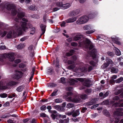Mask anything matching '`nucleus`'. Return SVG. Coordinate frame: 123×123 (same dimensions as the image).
Listing matches in <instances>:
<instances>
[{"label": "nucleus", "mask_w": 123, "mask_h": 123, "mask_svg": "<svg viewBox=\"0 0 123 123\" xmlns=\"http://www.w3.org/2000/svg\"><path fill=\"white\" fill-rule=\"evenodd\" d=\"M15 26L16 27L15 30L9 31L7 35V38L14 37L17 35V34H21L22 30L25 31L27 29L26 26V23L25 22H22L21 26H18L15 24Z\"/></svg>", "instance_id": "nucleus-1"}, {"label": "nucleus", "mask_w": 123, "mask_h": 123, "mask_svg": "<svg viewBox=\"0 0 123 123\" xmlns=\"http://www.w3.org/2000/svg\"><path fill=\"white\" fill-rule=\"evenodd\" d=\"M90 43L91 41L89 39L83 37L79 42V46L80 47H84L86 48H88Z\"/></svg>", "instance_id": "nucleus-2"}, {"label": "nucleus", "mask_w": 123, "mask_h": 123, "mask_svg": "<svg viewBox=\"0 0 123 123\" xmlns=\"http://www.w3.org/2000/svg\"><path fill=\"white\" fill-rule=\"evenodd\" d=\"M76 79L77 80L81 82H82L85 81L83 83L84 85L87 87H89L91 85H92L91 82L89 79H87L84 80L81 78H77Z\"/></svg>", "instance_id": "nucleus-3"}, {"label": "nucleus", "mask_w": 123, "mask_h": 123, "mask_svg": "<svg viewBox=\"0 0 123 123\" xmlns=\"http://www.w3.org/2000/svg\"><path fill=\"white\" fill-rule=\"evenodd\" d=\"M88 19V18L87 16H83L80 18L76 21V23L79 25L84 24L86 22Z\"/></svg>", "instance_id": "nucleus-4"}, {"label": "nucleus", "mask_w": 123, "mask_h": 123, "mask_svg": "<svg viewBox=\"0 0 123 123\" xmlns=\"http://www.w3.org/2000/svg\"><path fill=\"white\" fill-rule=\"evenodd\" d=\"M3 58H7L9 61H12L15 59L14 57V54L13 53L5 54H4L2 56Z\"/></svg>", "instance_id": "nucleus-5"}, {"label": "nucleus", "mask_w": 123, "mask_h": 123, "mask_svg": "<svg viewBox=\"0 0 123 123\" xmlns=\"http://www.w3.org/2000/svg\"><path fill=\"white\" fill-rule=\"evenodd\" d=\"M22 20L23 21H24L21 24L20 26L21 25V24L22 22H25L26 23V26L27 27V29H26L27 30L28 28H30L31 29V32H31L30 33V34H33L35 32V28L33 27H32L31 26V24H29L28 25V26H29V27H27V25L26 24L27 23L26 22H27L28 21V20L27 19H25V18H22Z\"/></svg>", "instance_id": "nucleus-6"}, {"label": "nucleus", "mask_w": 123, "mask_h": 123, "mask_svg": "<svg viewBox=\"0 0 123 123\" xmlns=\"http://www.w3.org/2000/svg\"><path fill=\"white\" fill-rule=\"evenodd\" d=\"M17 84V83L15 82L11 81L8 82L6 84V86H1L0 90H5L7 89H8L9 86L13 85H15Z\"/></svg>", "instance_id": "nucleus-7"}, {"label": "nucleus", "mask_w": 123, "mask_h": 123, "mask_svg": "<svg viewBox=\"0 0 123 123\" xmlns=\"http://www.w3.org/2000/svg\"><path fill=\"white\" fill-rule=\"evenodd\" d=\"M15 72L16 73L14 75V78H15L16 79H18L22 77L23 74L22 72L17 70H15Z\"/></svg>", "instance_id": "nucleus-8"}, {"label": "nucleus", "mask_w": 123, "mask_h": 123, "mask_svg": "<svg viewBox=\"0 0 123 123\" xmlns=\"http://www.w3.org/2000/svg\"><path fill=\"white\" fill-rule=\"evenodd\" d=\"M80 97V96L78 95L75 96L73 98V102L76 103L81 102L82 101Z\"/></svg>", "instance_id": "nucleus-9"}, {"label": "nucleus", "mask_w": 123, "mask_h": 123, "mask_svg": "<svg viewBox=\"0 0 123 123\" xmlns=\"http://www.w3.org/2000/svg\"><path fill=\"white\" fill-rule=\"evenodd\" d=\"M123 110V109L122 108H120L117 109L114 113L115 115L119 116H123V113L121 111Z\"/></svg>", "instance_id": "nucleus-10"}, {"label": "nucleus", "mask_w": 123, "mask_h": 123, "mask_svg": "<svg viewBox=\"0 0 123 123\" xmlns=\"http://www.w3.org/2000/svg\"><path fill=\"white\" fill-rule=\"evenodd\" d=\"M93 67L92 66H89L87 68L83 67L81 69V71L83 72H86L88 71V72H90L93 69Z\"/></svg>", "instance_id": "nucleus-11"}, {"label": "nucleus", "mask_w": 123, "mask_h": 123, "mask_svg": "<svg viewBox=\"0 0 123 123\" xmlns=\"http://www.w3.org/2000/svg\"><path fill=\"white\" fill-rule=\"evenodd\" d=\"M25 15V13L23 12H19L18 13L17 16L18 18H16L15 19V20L16 22H18V21Z\"/></svg>", "instance_id": "nucleus-12"}, {"label": "nucleus", "mask_w": 123, "mask_h": 123, "mask_svg": "<svg viewBox=\"0 0 123 123\" xmlns=\"http://www.w3.org/2000/svg\"><path fill=\"white\" fill-rule=\"evenodd\" d=\"M97 98L92 99L90 102L86 103V105L89 106L94 104L96 103V102L97 100Z\"/></svg>", "instance_id": "nucleus-13"}, {"label": "nucleus", "mask_w": 123, "mask_h": 123, "mask_svg": "<svg viewBox=\"0 0 123 123\" xmlns=\"http://www.w3.org/2000/svg\"><path fill=\"white\" fill-rule=\"evenodd\" d=\"M15 6L13 4H6L5 5V7L8 10L12 9Z\"/></svg>", "instance_id": "nucleus-14"}, {"label": "nucleus", "mask_w": 123, "mask_h": 123, "mask_svg": "<svg viewBox=\"0 0 123 123\" xmlns=\"http://www.w3.org/2000/svg\"><path fill=\"white\" fill-rule=\"evenodd\" d=\"M80 110L78 109L75 111L73 110V114L72 116L73 117H75L79 116L80 114Z\"/></svg>", "instance_id": "nucleus-15"}, {"label": "nucleus", "mask_w": 123, "mask_h": 123, "mask_svg": "<svg viewBox=\"0 0 123 123\" xmlns=\"http://www.w3.org/2000/svg\"><path fill=\"white\" fill-rule=\"evenodd\" d=\"M76 18L75 17H72L71 18H69L66 21V22L67 23H72L76 21Z\"/></svg>", "instance_id": "nucleus-16"}, {"label": "nucleus", "mask_w": 123, "mask_h": 123, "mask_svg": "<svg viewBox=\"0 0 123 123\" xmlns=\"http://www.w3.org/2000/svg\"><path fill=\"white\" fill-rule=\"evenodd\" d=\"M79 12L80 11L79 10H76L75 11L71 12L70 13V15L71 16L75 15L78 14L79 13Z\"/></svg>", "instance_id": "nucleus-17"}, {"label": "nucleus", "mask_w": 123, "mask_h": 123, "mask_svg": "<svg viewBox=\"0 0 123 123\" xmlns=\"http://www.w3.org/2000/svg\"><path fill=\"white\" fill-rule=\"evenodd\" d=\"M96 49H93L91 51V55L93 58H94L96 57Z\"/></svg>", "instance_id": "nucleus-18"}, {"label": "nucleus", "mask_w": 123, "mask_h": 123, "mask_svg": "<svg viewBox=\"0 0 123 123\" xmlns=\"http://www.w3.org/2000/svg\"><path fill=\"white\" fill-rule=\"evenodd\" d=\"M92 28V26L90 25H86L85 26L83 27L84 29L85 30H89Z\"/></svg>", "instance_id": "nucleus-19"}, {"label": "nucleus", "mask_w": 123, "mask_h": 123, "mask_svg": "<svg viewBox=\"0 0 123 123\" xmlns=\"http://www.w3.org/2000/svg\"><path fill=\"white\" fill-rule=\"evenodd\" d=\"M69 82L71 85H73L75 83H77L78 81L77 80H75L72 79H70L69 80Z\"/></svg>", "instance_id": "nucleus-20"}, {"label": "nucleus", "mask_w": 123, "mask_h": 123, "mask_svg": "<svg viewBox=\"0 0 123 123\" xmlns=\"http://www.w3.org/2000/svg\"><path fill=\"white\" fill-rule=\"evenodd\" d=\"M114 49L115 50V54L117 55H120L121 54V53L119 49L117 48L114 47Z\"/></svg>", "instance_id": "nucleus-21"}, {"label": "nucleus", "mask_w": 123, "mask_h": 123, "mask_svg": "<svg viewBox=\"0 0 123 123\" xmlns=\"http://www.w3.org/2000/svg\"><path fill=\"white\" fill-rule=\"evenodd\" d=\"M70 6V4L69 3H67L65 4H63L62 6V8L63 9H67Z\"/></svg>", "instance_id": "nucleus-22"}, {"label": "nucleus", "mask_w": 123, "mask_h": 123, "mask_svg": "<svg viewBox=\"0 0 123 123\" xmlns=\"http://www.w3.org/2000/svg\"><path fill=\"white\" fill-rule=\"evenodd\" d=\"M41 30L42 31V34H43L45 33V28L46 26L45 25H42L40 26Z\"/></svg>", "instance_id": "nucleus-23"}, {"label": "nucleus", "mask_w": 123, "mask_h": 123, "mask_svg": "<svg viewBox=\"0 0 123 123\" xmlns=\"http://www.w3.org/2000/svg\"><path fill=\"white\" fill-rule=\"evenodd\" d=\"M111 39L114 43L118 45L120 44V42L118 40L117 38H112Z\"/></svg>", "instance_id": "nucleus-24"}, {"label": "nucleus", "mask_w": 123, "mask_h": 123, "mask_svg": "<svg viewBox=\"0 0 123 123\" xmlns=\"http://www.w3.org/2000/svg\"><path fill=\"white\" fill-rule=\"evenodd\" d=\"M29 9L32 11H34L37 10L36 6L34 5H31L29 7Z\"/></svg>", "instance_id": "nucleus-25"}, {"label": "nucleus", "mask_w": 123, "mask_h": 123, "mask_svg": "<svg viewBox=\"0 0 123 123\" xmlns=\"http://www.w3.org/2000/svg\"><path fill=\"white\" fill-rule=\"evenodd\" d=\"M53 107L56 110L59 111H62V109L61 106L59 105H56L53 106Z\"/></svg>", "instance_id": "nucleus-26"}, {"label": "nucleus", "mask_w": 123, "mask_h": 123, "mask_svg": "<svg viewBox=\"0 0 123 123\" xmlns=\"http://www.w3.org/2000/svg\"><path fill=\"white\" fill-rule=\"evenodd\" d=\"M80 37V36L76 35L74 37V39L75 41H77L80 39L81 40L82 37Z\"/></svg>", "instance_id": "nucleus-27"}, {"label": "nucleus", "mask_w": 123, "mask_h": 123, "mask_svg": "<svg viewBox=\"0 0 123 123\" xmlns=\"http://www.w3.org/2000/svg\"><path fill=\"white\" fill-rule=\"evenodd\" d=\"M123 101V100H121L119 103H117L115 104V105L119 107H123V103H121V101Z\"/></svg>", "instance_id": "nucleus-28"}, {"label": "nucleus", "mask_w": 123, "mask_h": 123, "mask_svg": "<svg viewBox=\"0 0 123 123\" xmlns=\"http://www.w3.org/2000/svg\"><path fill=\"white\" fill-rule=\"evenodd\" d=\"M53 73V70L51 68H49L47 69V73L48 74H51Z\"/></svg>", "instance_id": "nucleus-29"}, {"label": "nucleus", "mask_w": 123, "mask_h": 123, "mask_svg": "<svg viewBox=\"0 0 123 123\" xmlns=\"http://www.w3.org/2000/svg\"><path fill=\"white\" fill-rule=\"evenodd\" d=\"M80 96L81 98L84 100L88 98L87 95L85 94L81 95Z\"/></svg>", "instance_id": "nucleus-30"}, {"label": "nucleus", "mask_w": 123, "mask_h": 123, "mask_svg": "<svg viewBox=\"0 0 123 123\" xmlns=\"http://www.w3.org/2000/svg\"><path fill=\"white\" fill-rule=\"evenodd\" d=\"M24 88V86H22L18 87L17 89V91L20 92Z\"/></svg>", "instance_id": "nucleus-31"}, {"label": "nucleus", "mask_w": 123, "mask_h": 123, "mask_svg": "<svg viewBox=\"0 0 123 123\" xmlns=\"http://www.w3.org/2000/svg\"><path fill=\"white\" fill-rule=\"evenodd\" d=\"M74 105L73 104L69 103L66 106V107L68 108H70L73 107Z\"/></svg>", "instance_id": "nucleus-32"}, {"label": "nucleus", "mask_w": 123, "mask_h": 123, "mask_svg": "<svg viewBox=\"0 0 123 123\" xmlns=\"http://www.w3.org/2000/svg\"><path fill=\"white\" fill-rule=\"evenodd\" d=\"M56 5L57 6L62 7L63 3L61 2H57L56 3Z\"/></svg>", "instance_id": "nucleus-33"}, {"label": "nucleus", "mask_w": 123, "mask_h": 123, "mask_svg": "<svg viewBox=\"0 0 123 123\" xmlns=\"http://www.w3.org/2000/svg\"><path fill=\"white\" fill-rule=\"evenodd\" d=\"M111 71L112 73H116L117 72L118 70L117 69L115 68H112L111 69Z\"/></svg>", "instance_id": "nucleus-34"}, {"label": "nucleus", "mask_w": 123, "mask_h": 123, "mask_svg": "<svg viewBox=\"0 0 123 123\" xmlns=\"http://www.w3.org/2000/svg\"><path fill=\"white\" fill-rule=\"evenodd\" d=\"M12 14L13 15H15L16 14L17 12L16 9V6L12 9Z\"/></svg>", "instance_id": "nucleus-35"}, {"label": "nucleus", "mask_w": 123, "mask_h": 123, "mask_svg": "<svg viewBox=\"0 0 123 123\" xmlns=\"http://www.w3.org/2000/svg\"><path fill=\"white\" fill-rule=\"evenodd\" d=\"M123 80V78L121 77L119 79L116 80L115 82L116 83H119L121 82Z\"/></svg>", "instance_id": "nucleus-36"}, {"label": "nucleus", "mask_w": 123, "mask_h": 123, "mask_svg": "<svg viewBox=\"0 0 123 123\" xmlns=\"http://www.w3.org/2000/svg\"><path fill=\"white\" fill-rule=\"evenodd\" d=\"M62 101V99L61 98L56 99L55 100V102L56 103H60Z\"/></svg>", "instance_id": "nucleus-37"}, {"label": "nucleus", "mask_w": 123, "mask_h": 123, "mask_svg": "<svg viewBox=\"0 0 123 123\" xmlns=\"http://www.w3.org/2000/svg\"><path fill=\"white\" fill-rule=\"evenodd\" d=\"M56 86V85L54 83H50L48 84V87H54Z\"/></svg>", "instance_id": "nucleus-38"}, {"label": "nucleus", "mask_w": 123, "mask_h": 123, "mask_svg": "<svg viewBox=\"0 0 123 123\" xmlns=\"http://www.w3.org/2000/svg\"><path fill=\"white\" fill-rule=\"evenodd\" d=\"M23 47V45L22 44H20L17 46V48L18 49H22Z\"/></svg>", "instance_id": "nucleus-39"}, {"label": "nucleus", "mask_w": 123, "mask_h": 123, "mask_svg": "<svg viewBox=\"0 0 123 123\" xmlns=\"http://www.w3.org/2000/svg\"><path fill=\"white\" fill-rule=\"evenodd\" d=\"M7 94L6 93H2L0 94V96L2 98H4L7 96Z\"/></svg>", "instance_id": "nucleus-40"}, {"label": "nucleus", "mask_w": 123, "mask_h": 123, "mask_svg": "<svg viewBox=\"0 0 123 123\" xmlns=\"http://www.w3.org/2000/svg\"><path fill=\"white\" fill-rule=\"evenodd\" d=\"M66 100L69 102H73V99L71 97H68L66 98Z\"/></svg>", "instance_id": "nucleus-41"}, {"label": "nucleus", "mask_w": 123, "mask_h": 123, "mask_svg": "<svg viewBox=\"0 0 123 123\" xmlns=\"http://www.w3.org/2000/svg\"><path fill=\"white\" fill-rule=\"evenodd\" d=\"M75 67V65H71L68 66V68L70 69H73Z\"/></svg>", "instance_id": "nucleus-42"}, {"label": "nucleus", "mask_w": 123, "mask_h": 123, "mask_svg": "<svg viewBox=\"0 0 123 123\" xmlns=\"http://www.w3.org/2000/svg\"><path fill=\"white\" fill-rule=\"evenodd\" d=\"M58 91V90L54 91L51 94L50 96H53L56 95V93Z\"/></svg>", "instance_id": "nucleus-43"}, {"label": "nucleus", "mask_w": 123, "mask_h": 123, "mask_svg": "<svg viewBox=\"0 0 123 123\" xmlns=\"http://www.w3.org/2000/svg\"><path fill=\"white\" fill-rule=\"evenodd\" d=\"M46 109V107L45 105H43L40 108V109L42 111H44Z\"/></svg>", "instance_id": "nucleus-44"}, {"label": "nucleus", "mask_w": 123, "mask_h": 123, "mask_svg": "<svg viewBox=\"0 0 123 123\" xmlns=\"http://www.w3.org/2000/svg\"><path fill=\"white\" fill-rule=\"evenodd\" d=\"M11 116V115L9 114H6V115H4L1 118H6L7 117H9L10 116Z\"/></svg>", "instance_id": "nucleus-45"}, {"label": "nucleus", "mask_w": 123, "mask_h": 123, "mask_svg": "<svg viewBox=\"0 0 123 123\" xmlns=\"http://www.w3.org/2000/svg\"><path fill=\"white\" fill-rule=\"evenodd\" d=\"M95 31L94 30H92L89 31H86V33L88 34H91L93 32H94Z\"/></svg>", "instance_id": "nucleus-46"}, {"label": "nucleus", "mask_w": 123, "mask_h": 123, "mask_svg": "<svg viewBox=\"0 0 123 123\" xmlns=\"http://www.w3.org/2000/svg\"><path fill=\"white\" fill-rule=\"evenodd\" d=\"M108 104V100H106L104 101L102 103V105H107Z\"/></svg>", "instance_id": "nucleus-47"}, {"label": "nucleus", "mask_w": 123, "mask_h": 123, "mask_svg": "<svg viewBox=\"0 0 123 123\" xmlns=\"http://www.w3.org/2000/svg\"><path fill=\"white\" fill-rule=\"evenodd\" d=\"M85 92L87 94H89L91 92V89H88L85 90Z\"/></svg>", "instance_id": "nucleus-48"}, {"label": "nucleus", "mask_w": 123, "mask_h": 123, "mask_svg": "<svg viewBox=\"0 0 123 123\" xmlns=\"http://www.w3.org/2000/svg\"><path fill=\"white\" fill-rule=\"evenodd\" d=\"M61 82L62 83H64L65 82V79L63 77L61 78Z\"/></svg>", "instance_id": "nucleus-49"}, {"label": "nucleus", "mask_w": 123, "mask_h": 123, "mask_svg": "<svg viewBox=\"0 0 123 123\" xmlns=\"http://www.w3.org/2000/svg\"><path fill=\"white\" fill-rule=\"evenodd\" d=\"M63 123H67L69 122V119L68 118L67 119L63 120Z\"/></svg>", "instance_id": "nucleus-50"}, {"label": "nucleus", "mask_w": 123, "mask_h": 123, "mask_svg": "<svg viewBox=\"0 0 123 123\" xmlns=\"http://www.w3.org/2000/svg\"><path fill=\"white\" fill-rule=\"evenodd\" d=\"M103 113L104 115L107 116L108 115V112L106 110H104L103 111Z\"/></svg>", "instance_id": "nucleus-51"}, {"label": "nucleus", "mask_w": 123, "mask_h": 123, "mask_svg": "<svg viewBox=\"0 0 123 123\" xmlns=\"http://www.w3.org/2000/svg\"><path fill=\"white\" fill-rule=\"evenodd\" d=\"M89 63L94 67L95 66V63L93 61H92L90 62Z\"/></svg>", "instance_id": "nucleus-52"}, {"label": "nucleus", "mask_w": 123, "mask_h": 123, "mask_svg": "<svg viewBox=\"0 0 123 123\" xmlns=\"http://www.w3.org/2000/svg\"><path fill=\"white\" fill-rule=\"evenodd\" d=\"M19 68H24L25 67V66L24 64L21 63L19 65Z\"/></svg>", "instance_id": "nucleus-53"}, {"label": "nucleus", "mask_w": 123, "mask_h": 123, "mask_svg": "<svg viewBox=\"0 0 123 123\" xmlns=\"http://www.w3.org/2000/svg\"><path fill=\"white\" fill-rule=\"evenodd\" d=\"M73 88L72 87H67L66 88V90L68 91H71L72 90Z\"/></svg>", "instance_id": "nucleus-54"}, {"label": "nucleus", "mask_w": 123, "mask_h": 123, "mask_svg": "<svg viewBox=\"0 0 123 123\" xmlns=\"http://www.w3.org/2000/svg\"><path fill=\"white\" fill-rule=\"evenodd\" d=\"M87 109V108H86L83 107L82 108V110L81 111L82 113H84Z\"/></svg>", "instance_id": "nucleus-55"}, {"label": "nucleus", "mask_w": 123, "mask_h": 123, "mask_svg": "<svg viewBox=\"0 0 123 123\" xmlns=\"http://www.w3.org/2000/svg\"><path fill=\"white\" fill-rule=\"evenodd\" d=\"M21 60L20 59H17L15 60L14 61L17 64H18L20 62Z\"/></svg>", "instance_id": "nucleus-56"}, {"label": "nucleus", "mask_w": 123, "mask_h": 123, "mask_svg": "<svg viewBox=\"0 0 123 123\" xmlns=\"http://www.w3.org/2000/svg\"><path fill=\"white\" fill-rule=\"evenodd\" d=\"M114 55V53L112 52H108V55L110 56H112Z\"/></svg>", "instance_id": "nucleus-57"}, {"label": "nucleus", "mask_w": 123, "mask_h": 123, "mask_svg": "<svg viewBox=\"0 0 123 123\" xmlns=\"http://www.w3.org/2000/svg\"><path fill=\"white\" fill-rule=\"evenodd\" d=\"M6 48V46H1L0 47V49L3 50L5 49Z\"/></svg>", "instance_id": "nucleus-58"}, {"label": "nucleus", "mask_w": 123, "mask_h": 123, "mask_svg": "<svg viewBox=\"0 0 123 123\" xmlns=\"http://www.w3.org/2000/svg\"><path fill=\"white\" fill-rule=\"evenodd\" d=\"M122 92V90H118L117 92H115V94L116 95H117Z\"/></svg>", "instance_id": "nucleus-59"}, {"label": "nucleus", "mask_w": 123, "mask_h": 123, "mask_svg": "<svg viewBox=\"0 0 123 123\" xmlns=\"http://www.w3.org/2000/svg\"><path fill=\"white\" fill-rule=\"evenodd\" d=\"M73 114V111L70 112H68L66 113V114L68 116L72 115Z\"/></svg>", "instance_id": "nucleus-60"}, {"label": "nucleus", "mask_w": 123, "mask_h": 123, "mask_svg": "<svg viewBox=\"0 0 123 123\" xmlns=\"http://www.w3.org/2000/svg\"><path fill=\"white\" fill-rule=\"evenodd\" d=\"M59 61H58V60H57L56 61V67H58L59 66Z\"/></svg>", "instance_id": "nucleus-61"}, {"label": "nucleus", "mask_w": 123, "mask_h": 123, "mask_svg": "<svg viewBox=\"0 0 123 123\" xmlns=\"http://www.w3.org/2000/svg\"><path fill=\"white\" fill-rule=\"evenodd\" d=\"M59 8L58 7H55L53 9V12H55L56 11H57L58 10H59Z\"/></svg>", "instance_id": "nucleus-62"}, {"label": "nucleus", "mask_w": 123, "mask_h": 123, "mask_svg": "<svg viewBox=\"0 0 123 123\" xmlns=\"http://www.w3.org/2000/svg\"><path fill=\"white\" fill-rule=\"evenodd\" d=\"M51 117L52 118V119H53L54 120L55 118L56 117V116L54 114H52L51 115Z\"/></svg>", "instance_id": "nucleus-63"}, {"label": "nucleus", "mask_w": 123, "mask_h": 123, "mask_svg": "<svg viewBox=\"0 0 123 123\" xmlns=\"http://www.w3.org/2000/svg\"><path fill=\"white\" fill-rule=\"evenodd\" d=\"M37 122L36 120L34 118L31 121V123H36Z\"/></svg>", "instance_id": "nucleus-64"}]
</instances>
